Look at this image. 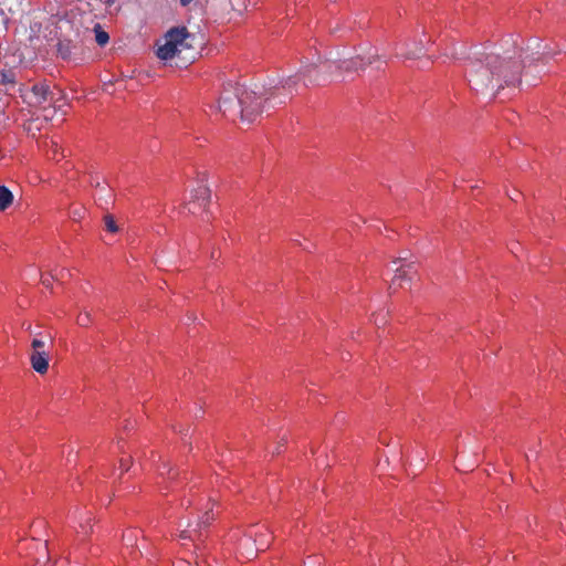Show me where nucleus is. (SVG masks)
Segmentation results:
<instances>
[{
	"mask_svg": "<svg viewBox=\"0 0 566 566\" xmlns=\"http://www.w3.org/2000/svg\"><path fill=\"white\" fill-rule=\"evenodd\" d=\"M91 321H92V318H91V314L88 312L81 313L76 319V322L80 326H88Z\"/></svg>",
	"mask_w": 566,
	"mask_h": 566,
	"instance_id": "nucleus-19",
	"label": "nucleus"
},
{
	"mask_svg": "<svg viewBox=\"0 0 566 566\" xmlns=\"http://www.w3.org/2000/svg\"><path fill=\"white\" fill-rule=\"evenodd\" d=\"M137 539V534L135 531L129 530L123 534V542L126 546H133Z\"/></svg>",
	"mask_w": 566,
	"mask_h": 566,
	"instance_id": "nucleus-18",
	"label": "nucleus"
},
{
	"mask_svg": "<svg viewBox=\"0 0 566 566\" xmlns=\"http://www.w3.org/2000/svg\"><path fill=\"white\" fill-rule=\"evenodd\" d=\"M36 564H38V565H39V564H42V562H41V559H40V558H38V559H36Z\"/></svg>",
	"mask_w": 566,
	"mask_h": 566,
	"instance_id": "nucleus-35",
	"label": "nucleus"
},
{
	"mask_svg": "<svg viewBox=\"0 0 566 566\" xmlns=\"http://www.w3.org/2000/svg\"><path fill=\"white\" fill-rule=\"evenodd\" d=\"M64 270H61V273L60 275L62 276V273H63ZM59 274L56 275H49V276H42L41 277V282L44 286L46 287H51L52 286V281L57 279Z\"/></svg>",
	"mask_w": 566,
	"mask_h": 566,
	"instance_id": "nucleus-20",
	"label": "nucleus"
},
{
	"mask_svg": "<svg viewBox=\"0 0 566 566\" xmlns=\"http://www.w3.org/2000/svg\"><path fill=\"white\" fill-rule=\"evenodd\" d=\"M93 31L95 33V41L99 46H104L108 43L109 35L99 24H95Z\"/></svg>",
	"mask_w": 566,
	"mask_h": 566,
	"instance_id": "nucleus-13",
	"label": "nucleus"
},
{
	"mask_svg": "<svg viewBox=\"0 0 566 566\" xmlns=\"http://www.w3.org/2000/svg\"><path fill=\"white\" fill-rule=\"evenodd\" d=\"M193 60V56L191 59H182V64H187Z\"/></svg>",
	"mask_w": 566,
	"mask_h": 566,
	"instance_id": "nucleus-28",
	"label": "nucleus"
},
{
	"mask_svg": "<svg viewBox=\"0 0 566 566\" xmlns=\"http://www.w3.org/2000/svg\"><path fill=\"white\" fill-rule=\"evenodd\" d=\"M2 83H14V77L12 74H2Z\"/></svg>",
	"mask_w": 566,
	"mask_h": 566,
	"instance_id": "nucleus-23",
	"label": "nucleus"
},
{
	"mask_svg": "<svg viewBox=\"0 0 566 566\" xmlns=\"http://www.w3.org/2000/svg\"><path fill=\"white\" fill-rule=\"evenodd\" d=\"M371 63L373 56H368L367 59L357 56L356 59L343 61L340 64L337 65V67L339 69V71L349 74L358 70H364L367 64Z\"/></svg>",
	"mask_w": 566,
	"mask_h": 566,
	"instance_id": "nucleus-9",
	"label": "nucleus"
},
{
	"mask_svg": "<svg viewBox=\"0 0 566 566\" xmlns=\"http://www.w3.org/2000/svg\"><path fill=\"white\" fill-rule=\"evenodd\" d=\"M269 539L260 541V543L256 544V549L264 551L269 546Z\"/></svg>",
	"mask_w": 566,
	"mask_h": 566,
	"instance_id": "nucleus-22",
	"label": "nucleus"
},
{
	"mask_svg": "<svg viewBox=\"0 0 566 566\" xmlns=\"http://www.w3.org/2000/svg\"><path fill=\"white\" fill-rule=\"evenodd\" d=\"M192 35L188 32L186 27H174L169 29L164 35V44L158 45L157 56L160 60L169 61L191 49L189 40Z\"/></svg>",
	"mask_w": 566,
	"mask_h": 566,
	"instance_id": "nucleus-3",
	"label": "nucleus"
},
{
	"mask_svg": "<svg viewBox=\"0 0 566 566\" xmlns=\"http://www.w3.org/2000/svg\"><path fill=\"white\" fill-rule=\"evenodd\" d=\"M31 347L30 364L36 373L44 375L49 369V354L44 350V342L34 338L31 343Z\"/></svg>",
	"mask_w": 566,
	"mask_h": 566,
	"instance_id": "nucleus-8",
	"label": "nucleus"
},
{
	"mask_svg": "<svg viewBox=\"0 0 566 566\" xmlns=\"http://www.w3.org/2000/svg\"><path fill=\"white\" fill-rule=\"evenodd\" d=\"M115 1H116V0H105V3H106L107 6H111V4H113Z\"/></svg>",
	"mask_w": 566,
	"mask_h": 566,
	"instance_id": "nucleus-33",
	"label": "nucleus"
},
{
	"mask_svg": "<svg viewBox=\"0 0 566 566\" xmlns=\"http://www.w3.org/2000/svg\"><path fill=\"white\" fill-rule=\"evenodd\" d=\"M43 551H44L45 562H49L50 560V556H49L48 544L46 543L43 546Z\"/></svg>",
	"mask_w": 566,
	"mask_h": 566,
	"instance_id": "nucleus-25",
	"label": "nucleus"
},
{
	"mask_svg": "<svg viewBox=\"0 0 566 566\" xmlns=\"http://www.w3.org/2000/svg\"><path fill=\"white\" fill-rule=\"evenodd\" d=\"M129 464H130V458L127 460H125V459L120 460V468L123 471H127L129 469Z\"/></svg>",
	"mask_w": 566,
	"mask_h": 566,
	"instance_id": "nucleus-24",
	"label": "nucleus"
},
{
	"mask_svg": "<svg viewBox=\"0 0 566 566\" xmlns=\"http://www.w3.org/2000/svg\"><path fill=\"white\" fill-rule=\"evenodd\" d=\"M245 86L239 83H228L224 87L218 103V109L227 115L231 111L239 108L241 119H244L243 104L245 101Z\"/></svg>",
	"mask_w": 566,
	"mask_h": 566,
	"instance_id": "nucleus-5",
	"label": "nucleus"
},
{
	"mask_svg": "<svg viewBox=\"0 0 566 566\" xmlns=\"http://www.w3.org/2000/svg\"><path fill=\"white\" fill-rule=\"evenodd\" d=\"M522 65L512 55L500 56L490 53L483 59L470 60L465 67L470 86L476 92L490 88L501 90L504 85H515L520 82Z\"/></svg>",
	"mask_w": 566,
	"mask_h": 566,
	"instance_id": "nucleus-1",
	"label": "nucleus"
},
{
	"mask_svg": "<svg viewBox=\"0 0 566 566\" xmlns=\"http://www.w3.org/2000/svg\"><path fill=\"white\" fill-rule=\"evenodd\" d=\"M61 95L62 92L59 88H51L46 82H39L33 84L31 88L25 90L22 97L31 107L42 111L52 108L54 113Z\"/></svg>",
	"mask_w": 566,
	"mask_h": 566,
	"instance_id": "nucleus-4",
	"label": "nucleus"
},
{
	"mask_svg": "<svg viewBox=\"0 0 566 566\" xmlns=\"http://www.w3.org/2000/svg\"><path fill=\"white\" fill-rule=\"evenodd\" d=\"M91 184H92L93 186H95L96 188L101 187V181H99V180H97V179H96V180H93V179H92Z\"/></svg>",
	"mask_w": 566,
	"mask_h": 566,
	"instance_id": "nucleus-27",
	"label": "nucleus"
},
{
	"mask_svg": "<svg viewBox=\"0 0 566 566\" xmlns=\"http://www.w3.org/2000/svg\"><path fill=\"white\" fill-rule=\"evenodd\" d=\"M104 223H105V229L108 232L116 233L118 231V227H117L115 219L112 214H106L104 217Z\"/></svg>",
	"mask_w": 566,
	"mask_h": 566,
	"instance_id": "nucleus-17",
	"label": "nucleus"
},
{
	"mask_svg": "<svg viewBox=\"0 0 566 566\" xmlns=\"http://www.w3.org/2000/svg\"><path fill=\"white\" fill-rule=\"evenodd\" d=\"M422 42H413L412 43V46H409L407 48L406 52L403 53V56L408 60H413V59H417L421 55L422 53Z\"/></svg>",
	"mask_w": 566,
	"mask_h": 566,
	"instance_id": "nucleus-12",
	"label": "nucleus"
},
{
	"mask_svg": "<svg viewBox=\"0 0 566 566\" xmlns=\"http://www.w3.org/2000/svg\"><path fill=\"white\" fill-rule=\"evenodd\" d=\"M196 566H201V562L197 560Z\"/></svg>",
	"mask_w": 566,
	"mask_h": 566,
	"instance_id": "nucleus-34",
	"label": "nucleus"
},
{
	"mask_svg": "<svg viewBox=\"0 0 566 566\" xmlns=\"http://www.w3.org/2000/svg\"><path fill=\"white\" fill-rule=\"evenodd\" d=\"M159 474L167 478L168 480H174L179 474V472L171 468L168 463L164 462L159 467Z\"/></svg>",
	"mask_w": 566,
	"mask_h": 566,
	"instance_id": "nucleus-14",
	"label": "nucleus"
},
{
	"mask_svg": "<svg viewBox=\"0 0 566 566\" xmlns=\"http://www.w3.org/2000/svg\"><path fill=\"white\" fill-rule=\"evenodd\" d=\"M516 196H518V192L513 193V196L510 195L509 197L511 198V200L516 201Z\"/></svg>",
	"mask_w": 566,
	"mask_h": 566,
	"instance_id": "nucleus-30",
	"label": "nucleus"
},
{
	"mask_svg": "<svg viewBox=\"0 0 566 566\" xmlns=\"http://www.w3.org/2000/svg\"><path fill=\"white\" fill-rule=\"evenodd\" d=\"M13 202L12 192L6 187L0 186V211L8 209Z\"/></svg>",
	"mask_w": 566,
	"mask_h": 566,
	"instance_id": "nucleus-11",
	"label": "nucleus"
},
{
	"mask_svg": "<svg viewBox=\"0 0 566 566\" xmlns=\"http://www.w3.org/2000/svg\"><path fill=\"white\" fill-rule=\"evenodd\" d=\"M302 81V76L297 72L294 75L286 76L282 81L274 83L272 80L269 85L254 84V88L252 91L254 95V99H250V116L251 115H260L263 112V107L260 99H264L265 103H271L274 105L285 104L289 99L300 93V82Z\"/></svg>",
	"mask_w": 566,
	"mask_h": 566,
	"instance_id": "nucleus-2",
	"label": "nucleus"
},
{
	"mask_svg": "<svg viewBox=\"0 0 566 566\" xmlns=\"http://www.w3.org/2000/svg\"><path fill=\"white\" fill-rule=\"evenodd\" d=\"M180 538L186 539V538H191V536L189 535L188 531H182L180 533Z\"/></svg>",
	"mask_w": 566,
	"mask_h": 566,
	"instance_id": "nucleus-26",
	"label": "nucleus"
},
{
	"mask_svg": "<svg viewBox=\"0 0 566 566\" xmlns=\"http://www.w3.org/2000/svg\"><path fill=\"white\" fill-rule=\"evenodd\" d=\"M191 0H180L181 4L182 6H187L188 3H190Z\"/></svg>",
	"mask_w": 566,
	"mask_h": 566,
	"instance_id": "nucleus-32",
	"label": "nucleus"
},
{
	"mask_svg": "<svg viewBox=\"0 0 566 566\" xmlns=\"http://www.w3.org/2000/svg\"><path fill=\"white\" fill-rule=\"evenodd\" d=\"M516 196H518V192L513 193V196L510 195L509 197L511 198V200L516 201Z\"/></svg>",
	"mask_w": 566,
	"mask_h": 566,
	"instance_id": "nucleus-31",
	"label": "nucleus"
},
{
	"mask_svg": "<svg viewBox=\"0 0 566 566\" xmlns=\"http://www.w3.org/2000/svg\"><path fill=\"white\" fill-rule=\"evenodd\" d=\"M516 196H518V192L513 193V196L510 195L509 197L511 198V200L516 201Z\"/></svg>",
	"mask_w": 566,
	"mask_h": 566,
	"instance_id": "nucleus-29",
	"label": "nucleus"
},
{
	"mask_svg": "<svg viewBox=\"0 0 566 566\" xmlns=\"http://www.w3.org/2000/svg\"><path fill=\"white\" fill-rule=\"evenodd\" d=\"M214 520V514L212 510H207L200 517L197 523L199 530L208 527L210 523Z\"/></svg>",
	"mask_w": 566,
	"mask_h": 566,
	"instance_id": "nucleus-15",
	"label": "nucleus"
},
{
	"mask_svg": "<svg viewBox=\"0 0 566 566\" xmlns=\"http://www.w3.org/2000/svg\"><path fill=\"white\" fill-rule=\"evenodd\" d=\"M211 200V191L202 179L199 185L191 190L190 199L185 203V209L191 214L201 212L208 213V206Z\"/></svg>",
	"mask_w": 566,
	"mask_h": 566,
	"instance_id": "nucleus-6",
	"label": "nucleus"
},
{
	"mask_svg": "<svg viewBox=\"0 0 566 566\" xmlns=\"http://www.w3.org/2000/svg\"><path fill=\"white\" fill-rule=\"evenodd\" d=\"M91 521V514H85V516H81L80 527L81 532L85 535H87L92 531Z\"/></svg>",
	"mask_w": 566,
	"mask_h": 566,
	"instance_id": "nucleus-16",
	"label": "nucleus"
},
{
	"mask_svg": "<svg viewBox=\"0 0 566 566\" xmlns=\"http://www.w3.org/2000/svg\"><path fill=\"white\" fill-rule=\"evenodd\" d=\"M411 277L407 270L402 266L397 269L396 275L392 279V285L397 284L399 287L405 289L407 284H409Z\"/></svg>",
	"mask_w": 566,
	"mask_h": 566,
	"instance_id": "nucleus-10",
	"label": "nucleus"
},
{
	"mask_svg": "<svg viewBox=\"0 0 566 566\" xmlns=\"http://www.w3.org/2000/svg\"><path fill=\"white\" fill-rule=\"evenodd\" d=\"M322 63V57L319 55L313 61H310L308 59L302 60L298 73L302 76L303 86L308 87L321 85L324 80L319 73V66Z\"/></svg>",
	"mask_w": 566,
	"mask_h": 566,
	"instance_id": "nucleus-7",
	"label": "nucleus"
},
{
	"mask_svg": "<svg viewBox=\"0 0 566 566\" xmlns=\"http://www.w3.org/2000/svg\"><path fill=\"white\" fill-rule=\"evenodd\" d=\"M50 150L53 154V159H55L57 154H59V151H60L57 143H55L54 140H51L50 142Z\"/></svg>",
	"mask_w": 566,
	"mask_h": 566,
	"instance_id": "nucleus-21",
	"label": "nucleus"
}]
</instances>
